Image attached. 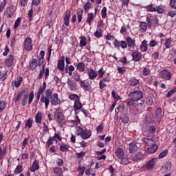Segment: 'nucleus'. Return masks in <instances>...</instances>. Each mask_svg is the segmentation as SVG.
<instances>
[{
	"instance_id": "nucleus-39",
	"label": "nucleus",
	"mask_w": 176,
	"mask_h": 176,
	"mask_svg": "<svg viewBox=\"0 0 176 176\" xmlns=\"http://www.w3.org/2000/svg\"><path fill=\"white\" fill-rule=\"evenodd\" d=\"M23 82V76H20L19 78H17L14 84L15 87L18 88L19 86H21V83Z\"/></svg>"
},
{
	"instance_id": "nucleus-41",
	"label": "nucleus",
	"mask_w": 176,
	"mask_h": 176,
	"mask_svg": "<svg viewBox=\"0 0 176 176\" xmlns=\"http://www.w3.org/2000/svg\"><path fill=\"white\" fill-rule=\"evenodd\" d=\"M157 145L150 146L149 148H147L148 153H155L157 151Z\"/></svg>"
},
{
	"instance_id": "nucleus-36",
	"label": "nucleus",
	"mask_w": 176,
	"mask_h": 176,
	"mask_svg": "<svg viewBox=\"0 0 176 176\" xmlns=\"http://www.w3.org/2000/svg\"><path fill=\"white\" fill-rule=\"evenodd\" d=\"M42 116L43 113L42 112H37L35 115V122L36 123H42Z\"/></svg>"
},
{
	"instance_id": "nucleus-60",
	"label": "nucleus",
	"mask_w": 176,
	"mask_h": 176,
	"mask_svg": "<svg viewBox=\"0 0 176 176\" xmlns=\"http://www.w3.org/2000/svg\"><path fill=\"white\" fill-rule=\"evenodd\" d=\"M69 98L72 101H74L75 100H79L80 98V97H79V96H78L77 94H74L72 95H69Z\"/></svg>"
},
{
	"instance_id": "nucleus-58",
	"label": "nucleus",
	"mask_w": 176,
	"mask_h": 176,
	"mask_svg": "<svg viewBox=\"0 0 176 176\" xmlns=\"http://www.w3.org/2000/svg\"><path fill=\"white\" fill-rule=\"evenodd\" d=\"M120 159H121V161H120L121 164H129L130 163V160L127 157H122Z\"/></svg>"
},
{
	"instance_id": "nucleus-14",
	"label": "nucleus",
	"mask_w": 176,
	"mask_h": 176,
	"mask_svg": "<svg viewBox=\"0 0 176 176\" xmlns=\"http://www.w3.org/2000/svg\"><path fill=\"white\" fill-rule=\"evenodd\" d=\"M160 77L162 79H166V80H170V79H171V73L167 70H162L160 73Z\"/></svg>"
},
{
	"instance_id": "nucleus-27",
	"label": "nucleus",
	"mask_w": 176,
	"mask_h": 176,
	"mask_svg": "<svg viewBox=\"0 0 176 176\" xmlns=\"http://www.w3.org/2000/svg\"><path fill=\"white\" fill-rule=\"evenodd\" d=\"M36 67H38V60L35 58L32 59L31 63H30V71H35L36 69Z\"/></svg>"
},
{
	"instance_id": "nucleus-63",
	"label": "nucleus",
	"mask_w": 176,
	"mask_h": 176,
	"mask_svg": "<svg viewBox=\"0 0 176 176\" xmlns=\"http://www.w3.org/2000/svg\"><path fill=\"white\" fill-rule=\"evenodd\" d=\"M8 76H6V72H0V79L1 80H6Z\"/></svg>"
},
{
	"instance_id": "nucleus-22",
	"label": "nucleus",
	"mask_w": 176,
	"mask_h": 176,
	"mask_svg": "<svg viewBox=\"0 0 176 176\" xmlns=\"http://www.w3.org/2000/svg\"><path fill=\"white\" fill-rule=\"evenodd\" d=\"M67 122L70 124L71 127H75V126H78V123H80V120L78 116H76L75 120H69Z\"/></svg>"
},
{
	"instance_id": "nucleus-43",
	"label": "nucleus",
	"mask_w": 176,
	"mask_h": 176,
	"mask_svg": "<svg viewBox=\"0 0 176 176\" xmlns=\"http://www.w3.org/2000/svg\"><path fill=\"white\" fill-rule=\"evenodd\" d=\"M83 10H80L78 12H77V19H78V23H81L82 19H83Z\"/></svg>"
},
{
	"instance_id": "nucleus-38",
	"label": "nucleus",
	"mask_w": 176,
	"mask_h": 176,
	"mask_svg": "<svg viewBox=\"0 0 176 176\" xmlns=\"http://www.w3.org/2000/svg\"><path fill=\"white\" fill-rule=\"evenodd\" d=\"M80 39V47H84L87 45V38H86V37L81 36Z\"/></svg>"
},
{
	"instance_id": "nucleus-35",
	"label": "nucleus",
	"mask_w": 176,
	"mask_h": 176,
	"mask_svg": "<svg viewBox=\"0 0 176 176\" xmlns=\"http://www.w3.org/2000/svg\"><path fill=\"white\" fill-rule=\"evenodd\" d=\"M54 173L56 174V175L58 176H63V174L64 171H63V168L60 167H54L53 168Z\"/></svg>"
},
{
	"instance_id": "nucleus-46",
	"label": "nucleus",
	"mask_w": 176,
	"mask_h": 176,
	"mask_svg": "<svg viewBox=\"0 0 176 176\" xmlns=\"http://www.w3.org/2000/svg\"><path fill=\"white\" fill-rule=\"evenodd\" d=\"M28 141H30V136H26L24 138V140L21 146L22 149H24V148H27V146H28Z\"/></svg>"
},
{
	"instance_id": "nucleus-31",
	"label": "nucleus",
	"mask_w": 176,
	"mask_h": 176,
	"mask_svg": "<svg viewBox=\"0 0 176 176\" xmlns=\"http://www.w3.org/2000/svg\"><path fill=\"white\" fill-rule=\"evenodd\" d=\"M129 86H140V80L133 78H131L129 81Z\"/></svg>"
},
{
	"instance_id": "nucleus-23",
	"label": "nucleus",
	"mask_w": 176,
	"mask_h": 176,
	"mask_svg": "<svg viewBox=\"0 0 176 176\" xmlns=\"http://www.w3.org/2000/svg\"><path fill=\"white\" fill-rule=\"evenodd\" d=\"M65 71L66 74H69V76H72V72L75 71V67L74 65H66Z\"/></svg>"
},
{
	"instance_id": "nucleus-15",
	"label": "nucleus",
	"mask_w": 176,
	"mask_h": 176,
	"mask_svg": "<svg viewBox=\"0 0 176 176\" xmlns=\"http://www.w3.org/2000/svg\"><path fill=\"white\" fill-rule=\"evenodd\" d=\"M142 141L143 142H145L148 146H153V145H156V140H155V138H142Z\"/></svg>"
},
{
	"instance_id": "nucleus-64",
	"label": "nucleus",
	"mask_w": 176,
	"mask_h": 176,
	"mask_svg": "<svg viewBox=\"0 0 176 176\" xmlns=\"http://www.w3.org/2000/svg\"><path fill=\"white\" fill-rule=\"evenodd\" d=\"M169 6H170L172 9H176V0H170Z\"/></svg>"
},
{
	"instance_id": "nucleus-24",
	"label": "nucleus",
	"mask_w": 176,
	"mask_h": 176,
	"mask_svg": "<svg viewBox=\"0 0 176 176\" xmlns=\"http://www.w3.org/2000/svg\"><path fill=\"white\" fill-rule=\"evenodd\" d=\"M142 159H144V154H142L141 152H138L132 157V160L133 162H140V160H142Z\"/></svg>"
},
{
	"instance_id": "nucleus-21",
	"label": "nucleus",
	"mask_w": 176,
	"mask_h": 176,
	"mask_svg": "<svg viewBox=\"0 0 176 176\" xmlns=\"http://www.w3.org/2000/svg\"><path fill=\"white\" fill-rule=\"evenodd\" d=\"M54 118L58 123H63L64 120V115H63L62 112H56Z\"/></svg>"
},
{
	"instance_id": "nucleus-28",
	"label": "nucleus",
	"mask_w": 176,
	"mask_h": 176,
	"mask_svg": "<svg viewBox=\"0 0 176 176\" xmlns=\"http://www.w3.org/2000/svg\"><path fill=\"white\" fill-rule=\"evenodd\" d=\"M139 27V31L140 32H146V30H148V23L145 22H140Z\"/></svg>"
},
{
	"instance_id": "nucleus-16",
	"label": "nucleus",
	"mask_w": 176,
	"mask_h": 176,
	"mask_svg": "<svg viewBox=\"0 0 176 176\" xmlns=\"http://www.w3.org/2000/svg\"><path fill=\"white\" fill-rule=\"evenodd\" d=\"M5 14L7 19H12L14 14V7L10 6L6 8V11L5 12Z\"/></svg>"
},
{
	"instance_id": "nucleus-19",
	"label": "nucleus",
	"mask_w": 176,
	"mask_h": 176,
	"mask_svg": "<svg viewBox=\"0 0 176 176\" xmlns=\"http://www.w3.org/2000/svg\"><path fill=\"white\" fill-rule=\"evenodd\" d=\"M41 102L42 104H45V109H48L49 104H50V99L47 98L45 95H42L41 98H40Z\"/></svg>"
},
{
	"instance_id": "nucleus-54",
	"label": "nucleus",
	"mask_w": 176,
	"mask_h": 176,
	"mask_svg": "<svg viewBox=\"0 0 176 176\" xmlns=\"http://www.w3.org/2000/svg\"><path fill=\"white\" fill-rule=\"evenodd\" d=\"M107 7H103L102 10H101V16L102 19H106V17L108 16V15L107 14Z\"/></svg>"
},
{
	"instance_id": "nucleus-29",
	"label": "nucleus",
	"mask_w": 176,
	"mask_h": 176,
	"mask_svg": "<svg viewBox=\"0 0 176 176\" xmlns=\"http://www.w3.org/2000/svg\"><path fill=\"white\" fill-rule=\"evenodd\" d=\"M140 49L141 52H148V42L146 41V40H144L142 42L141 45H140Z\"/></svg>"
},
{
	"instance_id": "nucleus-53",
	"label": "nucleus",
	"mask_w": 176,
	"mask_h": 176,
	"mask_svg": "<svg viewBox=\"0 0 176 176\" xmlns=\"http://www.w3.org/2000/svg\"><path fill=\"white\" fill-rule=\"evenodd\" d=\"M52 96H53V89H47L45 90V97H47V98H50V99Z\"/></svg>"
},
{
	"instance_id": "nucleus-18",
	"label": "nucleus",
	"mask_w": 176,
	"mask_h": 176,
	"mask_svg": "<svg viewBox=\"0 0 176 176\" xmlns=\"http://www.w3.org/2000/svg\"><path fill=\"white\" fill-rule=\"evenodd\" d=\"M128 47H131L134 49L135 47V40L133 39L130 36H127L125 38Z\"/></svg>"
},
{
	"instance_id": "nucleus-33",
	"label": "nucleus",
	"mask_w": 176,
	"mask_h": 176,
	"mask_svg": "<svg viewBox=\"0 0 176 176\" xmlns=\"http://www.w3.org/2000/svg\"><path fill=\"white\" fill-rule=\"evenodd\" d=\"M45 88H42V86H40L38 91H37V93L36 94V99L37 100H41V96L42 97V96H44L43 95V93L45 92Z\"/></svg>"
},
{
	"instance_id": "nucleus-59",
	"label": "nucleus",
	"mask_w": 176,
	"mask_h": 176,
	"mask_svg": "<svg viewBox=\"0 0 176 176\" xmlns=\"http://www.w3.org/2000/svg\"><path fill=\"white\" fill-rule=\"evenodd\" d=\"M27 102H28V94H25L22 100L23 107H25V105H27Z\"/></svg>"
},
{
	"instance_id": "nucleus-26",
	"label": "nucleus",
	"mask_w": 176,
	"mask_h": 176,
	"mask_svg": "<svg viewBox=\"0 0 176 176\" xmlns=\"http://www.w3.org/2000/svg\"><path fill=\"white\" fill-rule=\"evenodd\" d=\"M69 19H71V12L66 11L63 18L64 24L66 26L69 25Z\"/></svg>"
},
{
	"instance_id": "nucleus-20",
	"label": "nucleus",
	"mask_w": 176,
	"mask_h": 176,
	"mask_svg": "<svg viewBox=\"0 0 176 176\" xmlns=\"http://www.w3.org/2000/svg\"><path fill=\"white\" fill-rule=\"evenodd\" d=\"M142 58V54L138 51L133 52L132 53V60L133 61H140Z\"/></svg>"
},
{
	"instance_id": "nucleus-13",
	"label": "nucleus",
	"mask_w": 176,
	"mask_h": 176,
	"mask_svg": "<svg viewBox=\"0 0 176 176\" xmlns=\"http://www.w3.org/2000/svg\"><path fill=\"white\" fill-rule=\"evenodd\" d=\"M137 142L134 141L129 144V153H135L138 151V146Z\"/></svg>"
},
{
	"instance_id": "nucleus-34",
	"label": "nucleus",
	"mask_w": 176,
	"mask_h": 176,
	"mask_svg": "<svg viewBox=\"0 0 176 176\" xmlns=\"http://www.w3.org/2000/svg\"><path fill=\"white\" fill-rule=\"evenodd\" d=\"M155 115H156L157 122L160 123V121L162 120V118H163V114L162 113V109L160 108H158L156 109Z\"/></svg>"
},
{
	"instance_id": "nucleus-40",
	"label": "nucleus",
	"mask_w": 176,
	"mask_h": 176,
	"mask_svg": "<svg viewBox=\"0 0 176 176\" xmlns=\"http://www.w3.org/2000/svg\"><path fill=\"white\" fill-rule=\"evenodd\" d=\"M73 79L76 82H79V83H80V81L82 80H80V74H79V73H78V72H74L73 73Z\"/></svg>"
},
{
	"instance_id": "nucleus-4",
	"label": "nucleus",
	"mask_w": 176,
	"mask_h": 176,
	"mask_svg": "<svg viewBox=\"0 0 176 176\" xmlns=\"http://www.w3.org/2000/svg\"><path fill=\"white\" fill-rule=\"evenodd\" d=\"M157 163V158H153L148 160L144 165L145 168L148 171H151L155 168L156 164Z\"/></svg>"
},
{
	"instance_id": "nucleus-7",
	"label": "nucleus",
	"mask_w": 176,
	"mask_h": 176,
	"mask_svg": "<svg viewBox=\"0 0 176 176\" xmlns=\"http://www.w3.org/2000/svg\"><path fill=\"white\" fill-rule=\"evenodd\" d=\"M146 21L149 28L152 27V25H154V27H157V25H159V19H157V16H153L151 18L147 16Z\"/></svg>"
},
{
	"instance_id": "nucleus-1",
	"label": "nucleus",
	"mask_w": 176,
	"mask_h": 176,
	"mask_svg": "<svg viewBox=\"0 0 176 176\" xmlns=\"http://www.w3.org/2000/svg\"><path fill=\"white\" fill-rule=\"evenodd\" d=\"M129 98L125 102L128 107H134L138 101L144 98V91L140 90L131 89L127 92Z\"/></svg>"
},
{
	"instance_id": "nucleus-42",
	"label": "nucleus",
	"mask_w": 176,
	"mask_h": 176,
	"mask_svg": "<svg viewBox=\"0 0 176 176\" xmlns=\"http://www.w3.org/2000/svg\"><path fill=\"white\" fill-rule=\"evenodd\" d=\"M116 153L118 157H119L120 159L121 157H123V155H124V153L123 152V149H122V148L120 147L117 148Z\"/></svg>"
},
{
	"instance_id": "nucleus-2",
	"label": "nucleus",
	"mask_w": 176,
	"mask_h": 176,
	"mask_svg": "<svg viewBox=\"0 0 176 176\" xmlns=\"http://www.w3.org/2000/svg\"><path fill=\"white\" fill-rule=\"evenodd\" d=\"M76 135H80L82 140H88L89 137H91V131L87 130V129H83L80 126H76Z\"/></svg>"
},
{
	"instance_id": "nucleus-9",
	"label": "nucleus",
	"mask_w": 176,
	"mask_h": 176,
	"mask_svg": "<svg viewBox=\"0 0 176 176\" xmlns=\"http://www.w3.org/2000/svg\"><path fill=\"white\" fill-rule=\"evenodd\" d=\"M23 45L25 50L31 52V50L32 49V39L30 37H27L23 42Z\"/></svg>"
},
{
	"instance_id": "nucleus-3",
	"label": "nucleus",
	"mask_w": 176,
	"mask_h": 176,
	"mask_svg": "<svg viewBox=\"0 0 176 176\" xmlns=\"http://www.w3.org/2000/svg\"><path fill=\"white\" fill-rule=\"evenodd\" d=\"M43 74L45 76V80H47V79H49V75H50V70L49 69V67H47L45 69V65H43V68L40 71L39 75L38 76V79L39 80H41V79H42Z\"/></svg>"
},
{
	"instance_id": "nucleus-8",
	"label": "nucleus",
	"mask_w": 176,
	"mask_h": 176,
	"mask_svg": "<svg viewBox=\"0 0 176 176\" xmlns=\"http://www.w3.org/2000/svg\"><path fill=\"white\" fill-rule=\"evenodd\" d=\"M50 100L52 105H60L61 103V100L58 98V94L57 93L53 94L50 98Z\"/></svg>"
},
{
	"instance_id": "nucleus-49",
	"label": "nucleus",
	"mask_w": 176,
	"mask_h": 176,
	"mask_svg": "<svg viewBox=\"0 0 176 176\" xmlns=\"http://www.w3.org/2000/svg\"><path fill=\"white\" fill-rule=\"evenodd\" d=\"M91 8V3L90 1H87L84 5V10L86 13H89V10H90V8Z\"/></svg>"
},
{
	"instance_id": "nucleus-61",
	"label": "nucleus",
	"mask_w": 176,
	"mask_h": 176,
	"mask_svg": "<svg viewBox=\"0 0 176 176\" xmlns=\"http://www.w3.org/2000/svg\"><path fill=\"white\" fill-rule=\"evenodd\" d=\"M76 155L77 156V159H82V157H85V156H86V152L81 151L80 153H76Z\"/></svg>"
},
{
	"instance_id": "nucleus-12",
	"label": "nucleus",
	"mask_w": 176,
	"mask_h": 176,
	"mask_svg": "<svg viewBox=\"0 0 176 176\" xmlns=\"http://www.w3.org/2000/svg\"><path fill=\"white\" fill-rule=\"evenodd\" d=\"M65 58L64 56H61L60 60L58 61L57 68L59 69L60 72L64 71V68H65Z\"/></svg>"
},
{
	"instance_id": "nucleus-32",
	"label": "nucleus",
	"mask_w": 176,
	"mask_h": 176,
	"mask_svg": "<svg viewBox=\"0 0 176 176\" xmlns=\"http://www.w3.org/2000/svg\"><path fill=\"white\" fill-rule=\"evenodd\" d=\"M39 169V161L35 160L33 164L32 167L30 168V171H32V173H35L36 170Z\"/></svg>"
},
{
	"instance_id": "nucleus-44",
	"label": "nucleus",
	"mask_w": 176,
	"mask_h": 176,
	"mask_svg": "<svg viewBox=\"0 0 176 176\" xmlns=\"http://www.w3.org/2000/svg\"><path fill=\"white\" fill-rule=\"evenodd\" d=\"M77 69L79 71V72H84L85 64L83 63V62H79L77 64Z\"/></svg>"
},
{
	"instance_id": "nucleus-50",
	"label": "nucleus",
	"mask_w": 176,
	"mask_h": 176,
	"mask_svg": "<svg viewBox=\"0 0 176 176\" xmlns=\"http://www.w3.org/2000/svg\"><path fill=\"white\" fill-rule=\"evenodd\" d=\"M111 96L116 102V101H119V100H120V96L119 95H118V94H116L115 90H113L111 91Z\"/></svg>"
},
{
	"instance_id": "nucleus-51",
	"label": "nucleus",
	"mask_w": 176,
	"mask_h": 176,
	"mask_svg": "<svg viewBox=\"0 0 176 176\" xmlns=\"http://www.w3.org/2000/svg\"><path fill=\"white\" fill-rule=\"evenodd\" d=\"M67 85L71 90H75L76 89L75 87V82H74V80H68Z\"/></svg>"
},
{
	"instance_id": "nucleus-30",
	"label": "nucleus",
	"mask_w": 176,
	"mask_h": 176,
	"mask_svg": "<svg viewBox=\"0 0 176 176\" xmlns=\"http://www.w3.org/2000/svg\"><path fill=\"white\" fill-rule=\"evenodd\" d=\"M93 20H94V14L92 12L88 13L87 16L86 23H87L89 25H91V23H93Z\"/></svg>"
},
{
	"instance_id": "nucleus-25",
	"label": "nucleus",
	"mask_w": 176,
	"mask_h": 176,
	"mask_svg": "<svg viewBox=\"0 0 176 176\" xmlns=\"http://www.w3.org/2000/svg\"><path fill=\"white\" fill-rule=\"evenodd\" d=\"M14 63V56L13 55H9L8 58L6 60V65L8 67H12Z\"/></svg>"
},
{
	"instance_id": "nucleus-55",
	"label": "nucleus",
	"mask_w": 176,
	"mask_h": 176,
	"mask_svg": "<svg viewBox=\"0 0 176 176\" xmlns=\"http://www.w3.org/2000/svg\"><path fill=\"white\" fill-rule=\"evenodd\" d=\"M23 94H24V91L19 92L14 98V102H19V101H20V98L23 97Z\"/></svg>"
},
{
	"instance_id": "nucleus-62",
	"label": "nucleus",
	"mask_w": 176,
	"mask_h": 176,
	"mask_svg": "<svg viewBox=\"0 0 176 176\" xmlns=\"http://www.w3.org/2000/svg\"><path fill=\"white\" fill-rule=\"evenodd\" d=\"M34 91L30 92L29 94V98H28L29 104H31V102H32V101L34 100Z\"/></svg>"
},
{
	"instance_id": "nucleus-48",
	"label": "nucleus",
	"mask_w": 176,
	"mask_h": 176,
	"mask_svg": "<svg viewBox=\"0 0 176 176\" xmlns=\"http://www.w3.org/2000/svg\"><path fill=\"white\" fill-rule=\"evenodd\" d=\"M69 149V146L67 145V144H65L64 143H63L60 146V151L61 152H67V151H68Z\"/></svg>"
},
{
	"instance_id": "nucleus-52",
	"label": "nucleus",
	"mask_w": 176,
	"mask_h": 176,
	"mask_svg": "<svg viewBox=\"0 0 176 176\" xmlns=\"http://www.w3.org/2000/svg\"><path fill=\"white\" fill-rule=\"evenodd\" d=\"M6 107V101L0 100V113L5 111V107Z\"/></svg>"
},
{
	"instance_id": "nucleus-17",
	"label": "nucleus",
	"mask_w": 176,
	"mask_h": 176,
	"mask_svg": "<svg viewBox=\"0 0 176 176\" xmlns=\"http://www.w3.org/2000/svg\"><path fill=\"white\" fill-rule=\"evenodd\" d=\"M87 75L90 80H94L96 77L98 76V74H97V72L93 69H87Z\"/></svg>"
},
{
	"instance_id": "nucleus-10",
	"label": "nucleus",
	"mask_w": 176,
	"mask_h": 176,
	"mask_svg": "<svg viewBox=\"0 0 176 176\" xmlns=\"http://www.w3.org/2000/svg\"><path fill=\"white\" fill-rule=\"evenodd\" d=\"M83 107L82 105V102H80V99H76L74 100V110L75 111L76 115H78L79 113V111H80V109Z\"/></svg>"
},
{
	"instance_id": "nucleus-45",
	"label": "nucleus",
	"mask_w": 176,
	"mask_h": 176,
	"mask_svg": "<svg viewBox=\"0 0 176 176\" xmlns=\"http://www.w3.org/2000/svg\"><path fill=\"white\" fill-rule=\"evenodd\" d=\"M172 43L173 40H171V38H167L164 43V46L166 47V49H170L171 47Z\"/></svg>"
},
{
	"instance_id": "nucleus-5",
	"label": "nucleus",
	"mask_w": 176,
	"mask_h": 176,
	"mask_svg": "<svg viewBox=\"0 0 176 176\" xmlns=\"http://www.w3.org/2000/svg\"><path fill=\"white\" fill-rule=\"evenodd\" d=\"M113 45L116 49H126L128 46L127 41H118L117 38H115L113 41Z\"/></svg>"
},
{
	"instance_id": "nucleus-57",
	"label": "nucleus",
	"mask_w": 176,
	"mask_h": 176,
	"mask_svg": "<svg viewBox=\"0 0 176 176\" xmlns=\"http://www.w3.org/2000/svg\"><path fill=\"white\" fill-rule=\"evenodd\" d=\"M144 104H145V100H140V102H138V103L135 105L136 109H138V111L141 110V109L142 108V105H144Z\"/></svg>"
},
{
	"instance_id": "nucleus-11",
	"label": "nucleus",
	"mask_w": 176,
	"mask_h": 176,
	"mask_svg": "<svg viewBox=\"0 0 176 176\" xmlns=\"http://www.w3.org/2000/svg\"><path fill=\"white\" fill-rule=\"evenodd\" d=\"M79 83L80 87H82L85 91H90V90H91V85H90L89 80H82Z\"/></svg>"
},
{
	"instance_id": "nucleus-47",
	"label": "nucleus",
	"mask_w": 176,
	"mask_h": 176,
	"mask_svg": "<svg viewBox=\"0 0 176 176\" xmlns=\"http://www.w3.org/2000/svg\"><path fill=\"white\" fill-rule=\"evenodd\" d=\"M14 173L16 175L21 174V173H23V165L19 164L16 166V167L14 169Z\"/></svg>"
},
{
	"instance_id": "nucleus-56",
	"label": "nucleus",
	"mask_w": 176,
	"mask_h": 176,
	"mask_svg": "<svg viewBox=\"0 0 176 176\" xmlns=\"http://www.w3.org/2000/svg\"><path fill=\"white\" fill-rule=\"evenodd\" d=\"M94 36L96 38H101L102 36V30L101 29L97 30L94 33Z\"/></svg>"
},
{
	"instance_id": "nucleus-6",
	"label": "nucleus",
	"mask_w": 176,
	"mask_h": 176,
	"mask_svg": "<svg viewBox=\"0 0 176 176\" xmlns=\"http://www.w3.org/2000/svg\"><path fill=\"white\" fill-rule=\"evenodd\" d=\"M146 10L147 12H157V13H163L164 12L163 8H160V6H157L155 4L147 6Z\"/></svg>"
},
{
	"instance_id": "nucleus-37",
	"label": "nucleus",
	"mask_w": 176,
	"mask_h": 176,
	"mask_svg": "<svg viewBox=\"0 0 176 176\" xmlns=\"http://www.w3.org/2000/svg\"><path fill=\"white\" fill-rule=\"evenodd\" d=\"M33 123H34V120L31 118H28L25 122V129L28 128V130H30V129L32 127Z\"/></svg>"
}]
</instances>
